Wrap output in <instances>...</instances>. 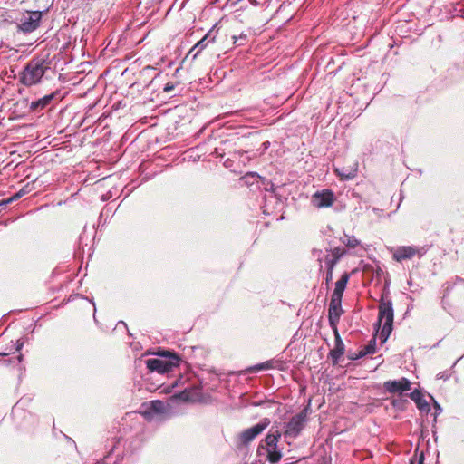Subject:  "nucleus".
I'll use <instances>...</instances> for the list:
<instances>
[{
  "mask_svg": "<svg viewBox=\"0 0 464 464\" xmlns=\"http://www.w3.org/2000/svg\"><path fill=\"white\" fill-rule=\"evenodd\" d=\"M47 69H49V66L44 59H33L26 63L21 72L19 82L28 87L38 84Z\"/></svg>",
  "mask_w": 464,
  "mask_h": 464,
  "instance_id": "f257e3e1",
  "label": "nucleus"
},
{
  "mask_svg": "<svg viewBox=\"0 0 464 464\" xmlns=\"http://www.w3.org/2000/svg\"><path fill=\"white\" fill-rule=\"evenodd\" d=\"M393 317L394 313L392 301L390 299H385L384 296H382L379 304L378 314V323L381 324L383 321V325L380 334L382 343L388 339L392 331Z\"/></svg>",
  "mask_w": 464,
  "mask_h": 464,
  "instance_id": "f03ea898",
  "label": "nucleus"
},
{
  "mask_svg": "<svg viewBox=\"0 0 464 464\" xmlns=\"http://www.w3.org/2000/svg\"><path fill=\"white\" fill-rule=\"evenodd\" d=\"M180 359L178 355L166 353L160 358H150L146 361L147 368L150 372L168 373L179 365Z\"/></svg>",
  "mask_w": 464,
  "mask_h": 464,
  "instance_id": "7ed1b4c3",
  "label": "nucleus"
},
{
  "mask_svg": "<svg viewBox=\"0 0 464 464\" xmlns=\"http://www.w3.org/2000/svg\"><path fill=\"white\" fill-rule=\"evenodd\" d=\"M281 438V432L276 430L275 432L268 433L258 446L257 452L262 450L267 453V460L272 463H277L282 458V451L278 449V441Z\"/></svg>",
  "mask_w": 464,
  "mask_h": 464,
  "instance_id": "20e7f679",
  "label": "nucleus"
},
{
  "mask_svg": "<svg viewBox=\"0 0 464 464\" xmlns=\"http://www.w3.org/2000/svg\"><path fill=\"white\" fill-rule=\"evenodd\" d=\"M43 14L42 11H25L17 25L18 30L24 34L35 31L40 26Z\"/></svg>",
  "mask_w": 464,
  "mask_h": 464,
  "instance_id": "39448f33",
  "label": "nucleus"
},
{
  "mask_svg": "<svg viewBox=\"0 0 464 464\" xmlns=\"http://www.w3.org/2000/svg\"><path fill=\"white\" fill-rule=\"evenodd\" d=\"M269 424L270 420L268 418H265L253 427L244 430L237 436L238 447L247 446L259 434H261L269 426Z\"/></svg>",
  "mask_w": 464,
  "mask_h": 464,
  "instance_id": "423d86ee",
  "label": "nucleus"
},
{
  "mask_svg": "<svg viewBox=\"0 0 464 464\" xmlns=\"http://www.w3.org/2000/svg\"><path fill=\"white\" fill-rule=\"evenodd\" d=\"M424 247H418L415 246H401L396 247L392 251V257L397 262L411 259L413 256H418L421 257L425 254Z\"/></svg>",
  "mask_w": 464,
  "mask_h": 464,
  "instance_id": "0eeeda50",
  "label": "nucleus"
},
{
  "mask_svg": "<svg viewBox=\"0 0 464 464\" xmlns=\"http://www.w3.org/2000/svg\"><path fill=\"white\" fill-rule=\"evenodd\" d=\"M306 413L304 411L292 417L290 420L286 423L285 436L296 438L304 429Z\"/></svg>",
  "mask_w": 464,
  "mask_h": 464,
  "instance_id": "6e6552de",
  "label": "nucleus"
},
{
  "mask_svg": "<svg viewBox=\"0 0 464 464\" xmlns=\"http://www.w3.org/2000/svg\"><path fill=\"white\" fill-rule=\"evenodd\" d=\"M343 313L342 298L332 296L328 309V321L332 329H337V324Z\"/></svg>",
  "mask_w": 464,
  "mask_h": 464,
  "instance_id": "1a4fd4ad",
  "label": "nucleus"
},
{
  "mask_svg": "<svg viewBox=\"0 0 464 464\" xmlns=\"http://www.w3.org/2000/svg\"><path fill=\"white\" fill-rule=\"evenodd\" d=\"M335 200V196L331 189L316 191L312 196V204L317 208L331 207Z\"/></svg>",
  "mask_w": 464,
  "mask_h": 464,
  "instance_id": "9d476101",
  "label": "nucleus"
},
{
  "mask_svg": "<svg viewBox=\"0 0 464 464\" xmlns=\"http://www.w3.org/2000/svg\"><path fill=\"white\" fill-rule=\"evenodd\" d=\"M384 390L389 393H402L411 388V382L405 377L399 380H389L383 383Z\"/></svg>",
  "mask_w": 464,
  "mask_h": 464,
  "instance_id": "9b49d317",
  "label": "nucleus"
},
{
  "mask_svg": "<svg viewBox=\"0 0 464 464\" xmlns=\"http://www.w3.org/2000/svg\"><path fill=\"white\" fill-rule=\"evenodd\" d=\"M333 331L334 334V348L330 351L329 357L332 360L333 365H336L344 353L345 346L339 334L338 329H333Z\"/></svg>",
  "mask_w": 464,
  "mask_h": 464,
  "instance_id": "f8f14e48",
  "label": "nucleus"
},
{
  "mask_svg": "<svg viewBox=\"0 0 464 464\" xmlns=\"http://www.w3.org/2000/svg\"><path fill=\"white\" fill-rule=\"evenodd\" d=\"M216 36L213 34V30H210L200 41H198L188 52V56L191 55L192 60H195L197 56L210 44L214 43Z\"/></svg>",
  "mask_w": 464,
  "mask_h": 464,
  "instance_id": "ddd939ff",
  "label": "nucleus"
},
{
  "mask_svg": "<svg viewBox=\"0 0 464 464\" xmlns=\"http://www.w3.org/2000/svg\"><path fill=\"white\" fill-rule=\"evenodd\" d=\"M57 94L58 92H54L44 96L43 98L32 102L29 106L30 111L34 112L43 111L52 102L53 99H55Z\"/></svg>",
  "mask_w": 464,
  "mask_h": 464,
  "instance_id": "4468645a",
  "label": "nucleus"
},
{
  "mask_svg": "<svg viewBox=\"0 0 464 464\" xmlns=\"http://www.w3.org/2000/svg\"><path fill=\"white\" fill-rule=\"evenodd\" d=\"M165 404L161 401H151L146 409L142 411V414L148 420L153 418L154 414H160L165 411Z\"/></svg>",
  "mask_w": 464,
  "mask_h": 464,
  "instance_id": "2eb2a0df",
  "label": "nucleus"
},
{
  "mask_svg": "<svg viewBox=\"0 0 464 464\" xmlns=\"http://www.w3.org/2000/svg\"><path fill=\"white\" fill-rule=\"evenodd\" d=\"M334 172L342 180H350L356 177L358 172V164L354 163L348 168H335Z\"/></svg>",
  "mask_w": 464,
  "mask_h": 464,
  "instance_id": "dca6fc26",
  "label": "nucleus"
},
{
  "mask_svg": "<svg viewBox=\"0 0 464 464\" xmlns=\"http://www.w3.org/2000/svg\"><path fill=\"white\" fill-rule=\"evenodd\" d=\"M409 397L416 403L418 409L421 411H430V405L424 399L423 394L419 390H414L409 394Z\"/></svg>",
  "mask_w": 464,
  "mask_h": 464,
  "instance_id": "f3484780",
  "label": "nucleus"
},
{
  "mask_svg": "<svg viewBox=\"0 0 464 464\" xmlns=\"http://www.w3.org/2000/svg\"><path fill=\"white\" fill-rule=\"evenodd\" d=\"M350 275L348 273H344L341 278L335 283V287L332 296L342 298L343 292L346 288L347 283L349 281Z\"/></svg>",
  "mask_w": 464,
  "mask_h": 464,
  "instance_id": "a211bd4d",
  "label": "nucleus"
},
{
  "mask_svg": "<svg viewBox=\"0 0 464 464\" xmlns=\"http://www.w3.org/2000/svg\"><path fill=\"white\" fill-rule=\"evenodd\" d=\"M376 352V340L375 338H372L369 343L365 346H363L355 356H351L350 358L352 360L362 358L369 354H373Z\"/></svg>",
  "mask_w": 464,
  "mask_h": 464,
  "instance_id": "6ab92c4d",
  "label": "nucleus"
},
{
  "mask_svg": "<svg viewBox=\"0 0 464 464\" xmlns=\"http://www.w3.org/2000/svg\"><path fill=\"white\" fill-rule=\"evenodd\" d=\"M340 241L345 245L348 248H355L361 242L354 236L344 235L340 238Z\"/></svg>",
  "mask_w": 464,
  "mask_h": 464,
  "instance_id": "aec40b11",
  "label": "nucleus"
},
{
  "mask_svg": "<svg viewBox=\"0 0 464 464\" xmlns=\"http://www.w3.org/2000/svg\"><path fill=\"white\" fill-rule=\"evenodd\" d=\"M278 364H279V362L271 360V361H266L265 362L256 364L253 368H251V370L253 372H257V371H261V370L277 368Z\"/></svg>",
  "mask_w": 464,
  "mask_h": 464,
  "instance_id": "412c9836",
  "label": "nucleus"
},
{
  "mask_svg": "<svg viewBox=\"0 0 464 464\" xmlns=\"http://www.w3.org/2000/svg\"><path fill=\"white\" fill-rule=\"evenodd\" d=\"M345 254H346V250L344 248H343L341 246H336L331 250V254H329V255L331 257L339 261L342 258V256H343Z\"/></svg>",
  "mask_w": 464,
  "mask_h": 464,
  "instance_id": "4be33fe9",
  "label": "nucleus"
},
{
  "mask_svg": "<svg viewBox=\"0 0 464 464\" xmlns=\"http://www.w3.org/2000/svg\"><path fill=\"white\" fill-rule=\"evenodd\" d=\"M338 262H339L338 260L331 257L330 255H326L324 257V264L326 266V270L334 271V269Z\"/></svg>",
  "mask_w": 464,
  "mask_h": 464,
  "instance_id": "5701e85b",
  "label": "nucleus"
},
{
  "mask_svg": "<svg viewBox=\"0 0 464 464\" xmlns=\"http://www.w3.org/2000/svg\"><path fill=\"white\" fill-rule=\"evenodd\" d=\"M260 176L257 175L256 173L255 172H249L247 174H246L244 177H243V179L245 180V183L247 184V185H250V184H253L255 180H256L257 179H259Z\"/></svg>",
  "mask_w": 464,
  "mask_h": 464,
  "instance_id": "b1692460",
  "label": "nucleus"
},
{
  "mask_svg": "<svg viewBox=\"0 0 464 464\" xmlns=\"http://www.w3.org/2000/svg\"><path fill=\"white\" fill-rule=\"evenodd\" d=\"M333 274H334V271L326 270L325 285L327 286H329V285L331 284V282L333 280Z\"/></svg>",
  "mask_w": 464,
  "mask_h": 464,
  "instance_id": "393cba45",
  "label": "nucleus"
},
{
  "mask_svg": "<svg viewBox=\"0 0 464 464\" xmlns=\"http://www.w3.org/2000/svg\"><path fill=\"white\" fill-rule=\"evenodd\" d=\"M21 198L20 195L18 192L14 193L12 197H10L9 198L5 199L3 203L4 204H9L14 200H17Z\"/></svg>",
  "mask_w": 464,
  "mask_h": 464,
  "instance_id": "a878e982",
  "label": "nucleus"
},
{
  "mask_svg": "<svg viewBox=\"0 0 464 464\" xmlns=\"http://www.w3.org/2000/svg\"><path fill=\"white\" fill-rule=\"evenodd\" d=\"M175 88V84L173 82H167L163 88L165 92H169Z\"/></svg>",
  "mask_w": 464,
  "mask_h": 464,
  "instance_id": "bb28decb",
  "label": "nucleus"
},
{
  "mask_svg": "<svg viewBox=\"0 0 464 464\" xmlns=\"http://www.w3.org/2000/svg\"><path fill=\"white\" fill-rule=\"evenodd\" d=\"M30 192V188H29V184L25 185L24 187H23L19 191V195L20 197L22 198L23 196H24L25 194L29 193Z\"/></svg>",
  "mask_w": 464,
  "mask_h": 464,
  "instance_id": "cd10ccee",
  "label": "nucleus"
},
{
  "mask_svg": "<svg viewBox=\"0 0 464 464\" xmlns=\"http://www.w3.org/2000/svg\"><path fill=\"white\" fill-rule=\"evenodd\" d=\"M30 192V188H29V184L25 185L24 187H23L19 191V195L20 197L22 198L23 196H24L25 194L29 193Z\"/></svg>",
  "mask_w": 464,
  "mask_h": 464,
  "instance_id": "c85d7f7f",
  "label": "nucleus"
},
{
  "mask_svg": "<svg viewBox=\"0 0 464 464\" xmlns=\"http://www.w3.org/2000/svg\"><path fill=\"white\" fill-rule=\"evenodd\" d=\"M404 401H402V400H400V399H396V400H393V401H392V405H393L394 407L400 408V407L402 405V403H403Z\"/></svg>",
  "mask_w": 464,
  "mask_h": 464,
  "instance_id": "c756f323",
  "label": "nucleus"
},
{
  "mask_svg": "<svg viewBox=\"0 0 464 464\" xmlns=\"http://www.w3.org/2000/svg\"><path fill=\"white\" fill-rule=\"evenodd\" d=\"M24 346V343L21 340H17L16 342V351H20Z\"/></svg>",
  "mask_w": 464,
  "mask_h": 464,
  "instance_id": "7c9ffc66",
  "label": "nucleus"
},
{
  "mask_svg": "<svg viewBox=\"0 0 464 464\" xmlns=\"http://www.w3.org/2000/svg\"><path fill=\"white\" fill-rule=\"evenodd\" d=\"M424 461V456L423 454H420L418 458V464H423Z\"/></svg>",
  "mask_w": 464,
  "mask_h": 464,
  "instance_id": "2f4dec72",
  "label": "nucleus"
},
{
  "mask_svg": "<svg viewBox=\"0 0 464 464\" xmlns=\"http://www.w3.org/2000/svg\"><path fill=\"white\" fill-rule=\"evenodd\" d=\"M233 38H234V43H235V44H236V43H237L238 38H237L236 36H233ZM245 38H246V35H241V36L239 37V39H245Z\"/></svg>",
  "mask_w": 464,
  "mask_h": 464,
  "instance_id": "473e14b6",
  "label": "nucleus"
},
{
  "mask_svg": "<svg viewBox=\"0 0 464 464\" xmlns=\"http://www.w3.org/2000/svg\"><path fill=\"white\" fill-rule=\"evenodd\" d=\"M318 261L320 263V268L319 270L322 271V268H323V266H322V259L321 258H318Z\"/></svg>",
  "mask_w": 464,
  "mask_h": 464,
  "instance_id": "72a5a7b5",
  "label": "nucleus"
},
{
  "mask_svg": "<svg viewBox=\"0 0 464 464\" xmlns=\"http://www.w3.org/2000/svg\"><path fill=\"white\" fill-rule=\"evenodd\" d=\"M436 407H437V411H441V408H440V405H438L437 403H436Z\"/></svg>",
  "mask_w": 464,
  "mask_h": 464,
  "instance_id": "f704fd0d",
  "label": "nucleus"
},
{
  "mask_svg": "<svg viewBox=\"0 0 464 464\" xmlns=\"http://www.w3.org/2000/svg\"><path fill=\"white\" fill-rule=\"evenodd\" d=\"M18 361L21 362L22 359H23V356L20 354L18 357H17Z\"/></svg>",
  "mask_w": 464,
  "mask_h": 464,
  "instance_id": "c9c22d12",
  "label": "nucleus"
},
{
  "mask_svg": "<svg viewBox=\"0 0 464 464\" xmlns=\"http://www.w3.org/2000/svg\"><path fill=\"white\" fill-rule=\"evenodd\" d=\"M96 464H107L104 460L97 462Z\"/></svg>",
  "mask_w": 464,
  "mask_h": 464,
  "instance_id": "e433bc0d",
  "label": "nucleus"
},
{
  "mask_svg": "<svg viewBox=\"0 0 464 464\" xmlns=\"http://www.w3.org/2000/svg\"><path fill=\"white\" fill-rule=\"evenodd\" d=\"M438 377H439V378H444V375H442L441 373H440V374L438 375Z\"/></svg>",
  "mask_w": 464,
  "mask_h": 464,
  "instance_id": "4c0bfd02",
  "label": "nucleus"
},
{
  "mask_svg": "<svg viewBox=\"0 0 464 464\" xmlns=\"http://www.w3.org/2000/svg\"><path fill=\"white\" fill-rule=\"evenodd\" d=\"M410 464H414V462H413V461H411V463H410Z\"/></svg>",
  "mask_w": 464,
  "mask_h": 464,
  "instance_id": "58836bf2",
  "label": "nucleus"
}]
</instances>
